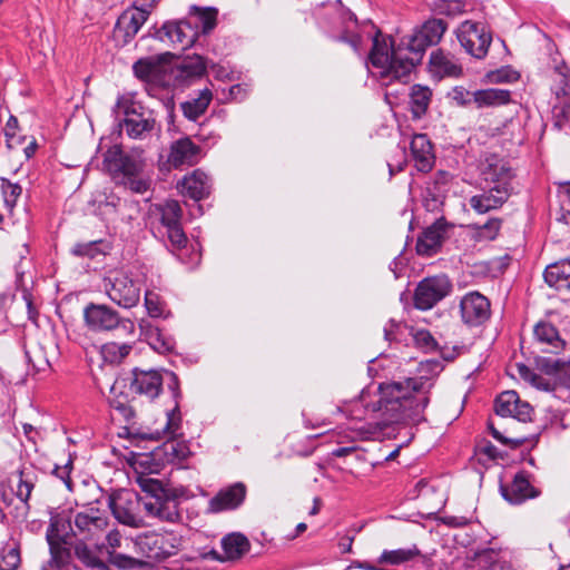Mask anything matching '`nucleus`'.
<instances>
[{
    "mask_svg": "<svg viewBox=\"0 0 570 570\" xmlns=\"http://www.w3.org/2000/svg\"><path fill=\"white\" fill-rule=\"evenodd\" d=\"M24 356L28 364L32 367L33 373L43 372L50 367V363L45 356L42 348L37 347L33 351H24Z\"/></svg>",
    "mask_w": 570,
    "mask_h": 570,
    "instance_id": "obj_53",
    "label": "nucleus"
},
{
    "mask_svg": "<svg viewBox=\"0 0 570 570\" xmlns=\"http://www.w3.org/2000/svg\"><path fill=\"white\" fill-rule=\"evenodd\" d=\"M421 556L420 549L413 544L410 548H400L395 550H383L381 556L377 558V563L400 566L410 561H413Z\"/></svg>",
    "mask_w": 570,
    "mask_h": 570,
    "instance_id": "obj_34",
    "label": "nucleus"
},
{
    "mask_svg": "<svg viewBox=\"0 0 570 570\" xmlns=\"http://www.w3.org/2000/svg\"><path fill=\"white\" fill-rule=\"evenodd\" d=\"M212 100V90L205 88L199 91L197 97L183 101L180 104V110L186 119L197 121L207 111Z\"/></svg>",
    "mask_w": 570,
    "mask_h": 570,
    "instance_id": "obj_30",
    "label": "nucleus"
},
{
    "mask_svg": "<svg viewBox=\"0 0 570 570\" xmlns=\"http://www.w3.org/2000/svg\"><path fill=\"white\" fill-rule=\"evenodd\" d=\"M448 98L458 107L469 108L474 106V91H469L463 86H455L449 91Z\"/></svg>",
    "mask_w": 570,
    "mask_h": 570,
    "instance_id": "obj_51",
    "label": "nucleus"
},
{
    "mask_svg": "<svg viewBox=\"0 0 570 570\" xmlns=\"http://www.w3.org/2000/svg\"><path fill=\"white\" fill-rule=\"evenodd\" d=\"M160 218L158 234L165 246L184 264H196L200 253L190 245L181 226L183 210L177 200H168L159 206Z\"/></svg>",
    "mask_w": 570,
    "mask_h": 570,
    "instance_id": "obj_4",
    "label": "nucleus"
},
{
    "mask_svg": "<svg viewBox=\"0 0 570 570\" xmlns=\"http://www.w3.org/2000/svg\"><path fill=\"white\" fill-rule=\"evenodd\" d=\"M411 156L415 168L421 173H429L435 164L433 145L425 134H414L410 144Z\"/></svg>",
    "mask_w": 570,
    "mask_h": 570,
    "instance_id": "obj_22",
    "label": "nucleus"
},
{
    "mask_svg": "<svg viewBox=\"0 0 570 570\" xmlns=\"http://www.w3.org/2000/svg\"><path fill=\"white\" fill-rule=\"evenodd\" d=\"M548 286L559 291H570V258L548 265L543 272Z\"/></svg>",
    "mask_w": 570,
    "mask_h": 570,
    "instance_id": "obj_29",
    "label": "nucleus"
},
{
    "mask_svg": "<svg viewBox=\"0 0 570 570\" xmlns=\"http://www.w3.org/2000/svg\"><path fill=\"white\" fill-rule=\"evenodd\" d=\"M102 164L117 183L142 174L145 167V161L139 153H125L119 145L110 147L105 153Z\"/></svg>",
    "mask_w": 570,
    "mask_h": 570,
    "instance_id": "obj_7",
    "label": "nucleus"
},
{
    "mask_svg": "<svg viewBox=\"0 0 570 570\" xmlns=\"http://www.w3.org/2000/svg\"><path fill=\"white\" fill-rule=\"evenodd\" d=\"M101 245H102V240L77 243L71 248V254L77 257L95 258L100 254H105V250L101 248Z\"/></svg>",
    "mask_w": 570,
    "mask_h": 570,
    "instance_id": "obj_50",
    "label": "nucleus"
},
{
    "mask_svg": "<svg viewBox=\"0 0 570 570\" xmlns=\"http://www.w3.org/2000/svg\"><path fill=\"white\" fill-rule=\"evenodd\" d=\"M449 224L441 217L422 230L417 237L415 249L417 255L432 257L438 254L446 237Z\"/></svg>",
    "mask_w": 570,
    "mask_h": 570,
    "instance_id": "obj_19",
    "label": "nucleus"
},
{
    "mask_svg": "<svg viewBox=\"0 0 570 570\" xmlns=\"http://www.w3.org/2000/svg\"><path fill=\"white\" fill-rule=\"evenodd\" d=\"M170 52L163 53L158 57V61H155L153 58L139 59L132 66L134 75L141 80H150L153 76L157 72L158 62L160 60H166L171 58Z\"/></svg>",
    "mask_w": 570,
    "mask_h": 570,
    "instance_id": "obj_43",
    "label": "nucleus"
},
{
    "mask_svg": "<svg viewBox=\"0 0 570 570\" xmlns=\"http://www.w3.org/2000/svg\"><path fill=\"white\" fill-rule=\"evenodd\" d=\"M21 557L18 547L4 548L0 557V570H17L20 566Z\"/></svg>",
    "mask_w": 570,
    "mask_h": 570,
    "instance_id": "obj_54",
    "label": "nucleus"
},
{
    "mask_svg": "<svg viewBox=\"0 0 570 570\" xmlns=\"http://www.w3.org/2000/svg\"><path fill=\"white\" fill-rule=\"evenodd\" d=\"M191 13L194 14L190 18L193 19V23L198 24L199 35H208L210 31L215 29L217 24V9H200L196 6H193Z\"/></svg>",
    "mask_w": 570,
    "mask_h": 570,
    "instance_id": "obj_38",
    "label": "nucleus"
},
{
    "mask_svg": "<svg viewBox=\"0 0 570 570\" xmlns=\"http://www.w3.org/2000/svg\"><path fill=\"white\" fill-rule=\"evenodd\" d=\"M150 346L158 353H167L174 350V341L170 337H165L159 330L150 334Z\"/></svg>",
    "mask_w": 570,
    "mask_h": 570,
    "instance_id": "obj_59",
    "label": "nucleus"
},
{
    "mask_svg": "<svg viewBox=\"0 0 570 570\" xmlns=\"http://www.w3.org/2000/svg\"><path fill=\"white\" fill-rule=\"evenodd\" d=\"M482 175L485 184L482 191L491 198L505 194V203L513 193L514 174L512 169L503 163L489 164Z\"/></svg>",
    "mask_w": 570,
    "mask_h": 570,
    "instance_id": "obj_13",
    "label": "nucleus"
},
{
    "mask_svg": "<svg viewBox=\"0 0 570 570\" xmlns=\"http://www.w3.org/2000/svg\"><path fill=\"white\" fill-rule=\"evenodd\" d=\"M473 100L478 109L499 107L510 102L511 92L500 88L479 89L474 91Z\"/></svg>",
    "mask_w": 570,
    "mask_h": 570,
    "instance_id": "obj_31",
    "label": "nucleus"
},
{
    "mask_svg": "<svg viewBox=\"0 0 570 570\" xmlns=\"http://www.w3.org/2000/svg\"><path fill=\"white\" fill-rule=\"evenodd\" d=\"M333 40L347 43L355 53L362 55L363 38L360 33L350 31L348 28H345L340 35L333 36Z\"/></svg>",
    "mask_w": 570,
    "mask_h": 570,
    "instance_id": "obj_55",
    "label": "nucleus"
},
{
    "mask_svg": "<svg viewBox=\"0 0 570 570\" xmlns=\"http://www.w3.org/2000/svg\"><path fill=\"white\" fill-rule=\"evenodd\" d=\"M158 453H141L138 454L132 462L136 476H150V474H158L163 468V463L156 456Z\"/></svg>",
    "mask_w": 570,
    "mask_h": 570,
    "instance_id": "obj_37",
    "label": "nucleus"
},
{
    "mask_svg": "<svg viewBox=\"0 0 570 570\" xmlns=\"http://www.w3.org/2000/svg\"><path fill=\"white\" fill-rule=\"evenodd\" d=\"M108 517H91L85 513H77L75 517L73 537L80 541H95L106 531Z\"/></svg>",
    "mask_w": 570,
    "mask_h": 570,
    "instance_id": "obj_24",
    "label": "nucleus"
},
{
    "mask_svg": "<svg viewBox=\"0 0 570 570\" xmlns=\"http://www.w3.org/2000/svg\"><path fill=\"white\" fill-rule=\"evenodd\" d=\"M470 570H497L502 569L499 560V552L493 549H485L476 553Z\"/></svg>",
    "mask_w": 570,
    "mask_h": 570,
    "instance_id": "obj_46",
    "label": "nucleus"
},
{
    "mask_svg": "<svg viewBox=\"0 0 570 570\" xmlns=\"http://www.w3.org/2000/svg\"><path fill=\"white\" fill-rule=\"evenodd\" d=\"M147 20L148 11L135 12L131 8H128L117 19L116 37H121L122 45L129 43Z\"/></svg>",
    "mask_w": 570,
    "mask_h": 570,
    "instance_id": "obj_23",
    "label": "nucleus"
},
{
    "mask_svg": "<svg viewBox=\"0 0 570 570\" xmlns=\"http://www.w3.org/2000/svg\"><path fill=\"white\" fill-rule=\"evenodd\" d=\"M504 197L505 194L500 195V197L497 198H491L481 191L480 194L473 195L469 199V204L478 214H485L490 210L500 208L504 204Z\"/></svg>",
    "mask_w": 570,
    "mask_h": 570,
    "instance_id": "obj_44",
    "label": "nucleus"
},
{
    "mask_svg": "<svg viewBox=\"0 0 570 570\" xmlns=\"http://www.w3.org/2000/svg\"><path fill=\"white\" fill-rule=\"evenodd\" d=\"M72 469H73V461H72L71 456H69V459L67 460V462L63 465L55 464L53 470H52V474H55L58 479H60L69 491H71L72 487H73L72 480L70 478V473H71Z\"/></svg>",
    "mask_w": 570,
    "mask_h": 570,
    "instance_id": "obj_60",
    "label": "nucleus"
},
{
    "mask_svg": "<svg viewBox=\"0 0 570 570\" xmlns=\"http://www.w3.org/2000/svg\"><path fill=\"white\" fill-rule=\"evenodd\" d=\"M553 83L551 90L559 97L570 96V76L561 71L559 68H554L550 75Z\"/></svg>",
    "mask_w": 570,
    "mask_h": 570,
    "instance_id": "obj_49",
    "label": "nucleus"
},
{
    "mask_svg": "<svg viewBox=\"0 0 570 570\" xmlns=\"http://www.w3.org/2000/svg\"><path fill=\"white\" fill-rule=\"evenodd\" d=\"M490 301L484 295L470 292L460 301L461 320L470 327L480 326L490 318Z\"/></svg>",
    "mask_w": 570,
    "mask_h": 570,
    "instance_id": "obj_15",
    "label": "nucleus"
},
{
    "mask_svg": "<svg viewBox=\"0 0 570 570\" xmlns=\"http://www.w3.org/2000/svg\"><path fill=\"white\" fill-rule=\"evenodd\" d=\"M104 288L115 304L124 308H131L140 302L142 283L132 273L111 271L104 278Z\"/></svg>",
    "mask_w": 570,
    "mask_h": 570,
    "instance_id": "obj_6",
    "label": "nucleus"
},
{
    "mask_svg": "<svg viewBox=\"0 0 570 570\" xmlns=\"http://www.w3.org/2000/svg\"><path fill=\"white\" fill-rule=\"evenodd\" d=\"M554 125L561 129L566 125H570V100H564L560 105H556L552 109Z\"/></svg>",
    "mask_w": 570,
    "mask_h": 570,
    "instance_id": "obj_57",
    "label": "nucleus"
},
{
    "mask_svg": "<svg viewBox=\"0 0 570 570\" xmlns=\"http://www.w3.org/2000/svg\"><path fill=\"white\" fill-rule=\"evenodd\" d=\"M247 487L243 482H235L220 489L208 502V511L219 513L238 509L245 501Z\"/></svg>",
    "mask_w": 570,
    "mask_h": 570,
    "instance_id": "obj_20",
    "label": "nucleus"
},
{
    "mask_svg": "<svg viewBox=\"0 0 570 570\" xmlns=\"http://www.w3.org/2000/svg\"><path fill=\"white\" fill-rule=\"evenodd\" d=\"M432 92L428 87L414 85L410 94V109L414 119H420L425 115Z\"/></svg>",
    "mask_w": 570,
    "mask_h": 570,
    "instance_id": "obj_35",
    "label": "nucleus"
},
{
    "mask_svg": "<svg viewBox=\"0 0 570 570\" xmlns=\"http://www.w3.org/2000/svg\"><path fill=\"white\" fill-rule=\"evenodd\" d=\"M136 194H144L149 189V180L142 177V174L129 177L120 183Z\"/></svg>",
    "mask_w": 570,
    "mask_h": 570,
    "instance_id": "obj_62",
    "label": "nucleus"
},
{
    "mask_svg": "<svg viewBox=\"0 0 570 570\" xmlns=\"http://www.w3.org/2000/svg\"><path fill=\"white\" fill-rule=\"evenodd\" d=\"M136 482L141 491L146 493L147 500L160 499L174 489L165 487L161 481L146 475L136 476Z\"/></svg>",
    "mask_w": 570,
    "mask_h": 570,
    "instance_id": "obj_42",
    "label": "nucleus"
},
{
    "mask_svg": "<svg viewBox=\"0 0 570 570\" xmlns=\"http://www.w3.org/2000/svg\"><path fill=\"white\" fill-rule=\"evenodd\" d=\"M222 548L226 560H237L249 550L250 543L244 534L235 532L222 539Z\"/></svg>",
    "mask_w": 570,
    "mask_h": 570,
    "instance_id": "obj_32",
    "label": "nucleus"
},
{
    "mask_svg": "<svg viewBox=\"0 0 570 570\" xmlns=\"http://www.w3.org/2000/svg\"><path fill=\"white\" fill-rule=\"evenodd\" d=\"M530 478L531 474L522 470L514 474L511 483H501L499 490L502 498L511 504H522L538 498L541 490L532 485Z\"/></svg>",
    "mask_w": 570,
    "mask_h": 570,
    "instance_id": "obj_16",
    "label": "nucleus"
},
{
    "mask_svg": "<svg viewBox=\"0 0 570 570\" xmlns=\"http://www.w3.org/2000/svg\"><path fill=\"white\" fill-rule=\"evenodd\" d=\"M76 557L88 568H90L99 558L82 541L75 547Z\"/></svg>",
    "mask_w": 570,
    "mask_h": 570,
    "instance_id": "obj_64",
    "label": "nucleus"
},
{
    "mask_svg": "<svg viewBox=\"0 0 570 570\" xmlns=\"http://www.w3.org/2000/svg\"><path fill=\"white\" fill-rule=\"evenodd\" d=\"M105 502L120 523L132 528H139L144 524L139 514L140 502L136 495L130 493L108 495L105 498Z\"/></svg>",
    "mask_w": 570,
    "mask_h": 570,
    "instance_id": "obj_14",
    "label": "nucleus"
},
{
    "mask_svg": "<svg viewBox=\"0 0 570 570\" xmlns=\"http://www.w3.org/2000/svg\"><path fill=\"white\" fill-rule=\"evenodd\" d=\"M184 489H173L165 497L146 500L142 504L149 515L157 517L163 521L176 522L180 519L178 500L184 497Z\"/></svg>",
    "mask_w": 570,
    "mask_h": 570,
    "instance_id": "obj_18",
    "label": "nucleus"
},
{
    "mask_svg": "<svg viewBox=\"0 0 570 570\" xmlns=\"http://www.w3.org/2000/svg\"><path fill=\"white\" fill-rule=\"evenodd\" d=\"M537 365L546 374L556 375L558 377L561 371L560 368L563 365V361L559 358L553 360L548 357H539L537 360Z\"/></svg>",
    "mask_w": 570,
    "mask_h": 570,
    "instance_id": "obj_63",
    "label": "nucleus"
},
{
    "mask_svg": "<svg viewBox=\"0 0 570 570\" xmlns=\"http://www.w3.org/2000/svg\"><path fill=\"white\" fill-rule=\"evenodd\" d=\"M448 29L443 19H429L419 29L405 38V46L410 61L405 62L404 70H413L422 61L426 48L438 45Z\"/></svg>",
    "mask_w": 570,
    "mask_h": 570,
    "instance_id": "obj_5",
    "label": "nucleus"
},
{
    "mask_svg": "<svg viewBox=\"0 0 570 570\" xmlns=\"http://www.w3.org/2000/svg\"><path fill=\"white\" fill-rule=\"evenodd\" d=\"M450 278L442 274L425 277L419 282L413 295V303L417 309L428 311L435 306L452 292Z\"/></svg>",
    "mask_w": 570,
    "mask_h": 570,
    "instance_id": "obj_10",
    "label": "nucleus"
},
{
    "mask_svg": "<svg viewBox=\"0 0 570 570\" xmlns=\"http://www.w3.org/2000/svg\"><path fill=\"white\" fill-rule=\"evenodd\" d=\"M432 387L431 380L424 376L381 383L377 400L368 401L370 392L363 390L360 400L353 402L350 416L362 420L371 412L380 413L385 424L425 421L423 412L430 403Z\"/></svg>",
    "mask_w": 570,
    "mask_h": 570,
    "instance_id": "obj_1",
    "label": "nucleus"
},
{
    "mask_svg": "<svg viewBox=\"0 0 570 570\" xmlns=\"http://www.w3.org/2000/svg\"><path fill=\"white\" fill-rule=\"evenodd\" d=\"M145 306L151 317H160L164 313V304L153 291L145 292Z\"/></svg>",
    "mask_w": 570,
    "mask_h": 570,
    "instance_id": "obj_58",
    "label": "nucleus"
},
{
    "mask_svg": "<svg viewBox=\"0 0 570 570\" xmlns=\"http://www.w3.org/2000/svg\"><path fill=\"white\" fill-rule=\"evenodd\" d=\"M488 429L491 435L501 444L509 446L510 449H518L522 446L527 441L528 438H505L494 425L492 422L488 423Z\"/></svg>",
    "mask_w": 570,
    "mask_h": 570,
    "instance_id": "obj_56",
    "label": "nucleus"
},
{
    "mask_svg": "<svg viewBox=\"0 0 570 570\" xmlns=\"http://www.w3.org/2000/svg\"><path fill=\"white\" fill-rule=\"evenodd\" d=\"M119 125L125 127L130 138L144 139L155 129L156 120L151 116H148L146 119H139V121L132 118H124Z\"/></svg>",
    "mask_w": 570,
    "mask_h": 570,
    "instance_id": "obj_39",
    "label": "nucleus"
},
{
    "mask_svg": "<svg viewBox=\"0 0 570 570\" xmlns=\"http://www.w3.org/2000/svg\"><path fill=\"white\" fill-rule=\"evenodd\" d=\"M83 322L86 327L94 333L110 332L125 323L131 322L121 318L119 313L106 304L89 303L83 308Z\"/></svg>",
    "mask_w": 570,
    "mask_h": 570,
    "instance_id": "obj_12",
    "label": "nucleus"
},
{
    "mask_svg": "<svg viewBox=\"0 0 570 570\" xmlns=\"http://www.w3.org/2000/svg\"><path fill=\"white\" fill-rule=\"evenodd\" d=\"M129 394L125 389H119L116 394H111L112 396L109 400L110 407L127 423L131 422L135 417V410Z\"/></svg>",
    "mask_w": 570,
    "mask_h": 570,
    "instance_id": "obj_40",
    "label": "nucleus"
},
{
    "mask_svg": "<svg viewBox=\"0 0 570 570\" xmlns=\"http://www.w3.org/2000/svg\"><path fill=\"white\" fill-rule=\"evenodd\" d=\"M413 340L420 348L425 352L434 351L436 347V342L432 334L426 330H419L413 334Z\"/></svg>",
    "mask_w": 570,
    "mask_h": 570,
    "instance_id": "obj_61",
    "label": "nucleus"
},
{
    "mask_svg": "<svg viewBox=\"0 0 570 570\" xmlns=\"http://www.w3.org/2000/svg\"><path fill=\"white\" fill-rule=\"evenodd\" d=\"M46 540L50 552L49 563L58 569L67 566L71 560V550L69 547L71 539L59 540V538H46Z\"/></svg>",
    "mask_w": 570,
    "mask_h": 570,
    "instance_id": "obj_33",
    "label": "nucleus"
},
{
    "mask_svg": "<svg viewBox=\"0 0 570 570\" xmlns=\"http://www.w3.org/2000/svg\"><path fill=\"white\" fill-rule=\"evenodd\" d=\"M73 532L69 517L63 513H51L46 538L71 539Z\"/></svg>",
    "mask_w": 570,
    "mask_h": 570,
    "instance_id": "obj_36",
    "label": "nucleus"
},
{
    "mask_svg": "<svg viewBox=\"0 0 570 570\" xmlns=\"http://www.w3.org/2000/svg\"><path fill=\"white\" fill-rule=\"evenodd\" d=\"M138 546L148 559L163 560L180 551L181 537L175 532H153L140 538Z\"/></svg>",
    "mask_w": 570,
    "mask_h": 570,
    "instance_id": "obj_11",
    "label": "nucleus"
},
{
    "mask_svg": "<svg viewBox=\"0 0 570 570\" xmlns=\"http://www.w3.org/2000/svg\"><path fill=\"white\" fill-rule=\"evenodd\" d=\"M430 71L440 77L458 78L462 76L463 69L458 60L451 55L444 52L442 49L433 51L430 56Z\"/></svg>",
    "mask_w": 570,
    "mask_h": 570,
    "instance_id": "obj_28",
    "label": "nucleus"
},
{
    "mask_svg": "<svg viewBox=\"0 0 570 570\" xmlns=\"http://www.w3.org/2000/svg\"><path fill=\"white\" fill-rule=\"evenodd\" d=\"M164 384L167 385V389L171 393L174 407L166 414V423L163 429V434L166 438L171 439L180 429L181 423L179 409L181 391L179 379L176 373L171 371L141 370L135 367L128 376L115 381L110 389V393L116 394L119 389H128V392L132 395L145 396L149 401H154L160 394Z\"/></svg>",
    "mask_w": 570,
    "mask_h": 570,
    "instance_id": "obj_2",
    "label": "nucleus"
},
{
    "mask_svg": "<svg viewBox=\"0 0 570 570\" xmlns=\"http://www.w3.org/2000/svg\"><path fill=\"white\" fill-rule=\"evenodd\" d=\"M131 351L129 344L107 343L102 346L101 353L105 361L109 363L121 362Z\"/></svg>",
    "mask_w": 570,
    "mask_h": 570,
    "instance_id": "obj_47",
    "label": "nucleus"
},
{
    "mask_svg": "<svg viewBox=\"0 0 570 570\" xmlns=\"http://www.w3.org/2000/svg\"><path fill=\"white\" fill-rule=\"evenodd\" d=\"M115 112H122L125 118H132L136 121L148 117L145 115L144 107L140 102H137L132 98L126 96H121L117 99Z\"/></svg>",
    "mask_w": 570,
    "mask_h": 570,
    "instance_id": "obj_45",
    "label": "nucleus"
},
{
    "mask_svg": "<svg viewBox=\"0 0 570 570\" xmlns=\"http://www.w3.org/2000/svg\"><path fill=\"white\" fill-rule=\"evenodd\" d=\"M406 331L407 326L404 323L390 318L383 328L384 340L389 343L402 342Z\"/></svg>",
    "mask_w": 570,
    "mask_h": 570,
    "instance_id": "obj_52",
    "label": "nucleus"
},
{
    "mask_svg": "<svg viewBox=\"0 0 570 570\" xmlns=\"http://www.w3.org/2000/svg\"><path fill=\"white\" fill-rule=\"evenodd\" d=\"M178 188L184 196H187L196 202H199L210 194V184L208 176L199 170H194L190 175L185 176L178 183Z\"/></svg>",
    "mask_w": 570,
    "mask_h": 570,
    "instance_id": "obj_26",
    "label": "nucleus"
},
{
    "mask_svg": "<svg viewBox=\"0 0 570 570\" xmlns=\"http://www.w3.org/2000/svg\"><path fill=\"white\" fill-rule=\"evenodd\" d=\"M200 159V147L189 137H183L171 142L167 163L174 168L194 166Z\"/></svg>",
    "mask_w": 570,
    "mask_h": 570,
    "instance_id": "obj_21",
    "label": "nucleus"
},
{
    "mask_svg": "<svg viewBox=\"0 0 570 570\" xmlns=\"http://www.w3.org/2000/svg\"><path fill=\"white\" fill-rule=\"evenodd\" d=\"M0 190L4 207L12 214L22 195V186L19 183L11 181L9 178L0 177Z\"/></svg>",
    "mask_w": 570,
    "mask_h": 570,
    "instance_id": "obj_41",
    "label": "nucleus"
},
{
    "mask_svg": "<svg viewBox=\"0 0 570 570\" xmlns=\"http://www.w3.org/2000/svg\"><path fill=\"white\" fill-rule=\"evenodd\" d=\"M456 37L465 52L475 59H483L492 42V33L485 23L472 20L459 26Z\"/></svg>",
    "mask_w": 570,
    "mask_h": 570,
    "instance_id": "obj_8",
    "label": "nucleus"
},
{
    "mask_svg": "<svg viewBox=\"0 0 570 570\" xmlns=\"http://www.w3.org/2000/svg\"><path fill=\"white\" fill-rule=\"evenodd\" d=\"M35 488V473L31 469L23 468L19 473V483L17 488V497L27 502Z\"/></svg>",
    "mask_w": 570,
    "mask_h": 570,
    "instance_id": "obj_48",
    "label": "nucleus"
},
{
    "mask_svg": "<svg viewBox=\"0 0 570 570\" xmlns=\"http://www.w3.org/2000/svg\"><path fill=\"white\" fill-rule=\"evenodd\" d=\"M149 35L155 39L177 46L185 50L190 48L199 37L198 24L191 18L166 21L161 28Z\"/></svg>",
    "mask_w": 570,
    "mask_h": 570,
    "instance_id": "obj_9",
    "label": "nucleus"
},
{
    "mask_svg": "<svg viewBox=\"0 0 570 570\" xmlns=\"http://www.w3.org/2000/svg\"><path fill=\"white\" fill-rule=\"evenodd\" d=\"M206 72L205 59L199 55L186 57L176 69L175 82L177 86H189Z\"/></svg>",
    "mask_w": 570,
    "mask_h": 570,
    "instance_id": "obj_27",
    "label": "nucleus"
},
{
    "mask_svg": "<svg viewBox=\"0 0 570 570\" xmlns=\"http://www.w3.org/2000/svg\"><path fill=\"white\" fill-rule=\"evenodd\" d=\"M533 335L544 353L559 354L566 347V341L561 338L558 328L550 322H538L533 328Z\"/></svg>",
    "mask_w": 570,
    "mask_h": 570,
    "instance_id": "obj_25",
    "label": "nucleus"
},
{
    "mask_svg": "<svg viewBox=\"0 0 570 570\" xmlns=\"http://www.w3.org/2000/svg\"><path fill=\"white\" fill-rule=\"evenodd\" d=\"M368 24L374 33L371 36L372 49L368 55V60L374 68L380 69L381 78H391V80H399L406 82L413 70H404L405 62L410 61L409 52L405 46V38L395 45L391 40L389 45L382 32L372 21L364 22L365 27Z\"/></svg>",
    "mask_w": 570,
    "mask_h": 570,
    "instance_id": "obj_3",
    "label": "nucleus"
},
{
    "mask_svg": "<svg viewBox=\"0 0 570 570\" xmlns=\"http://www.w3.org/2000/svg\"><path fill=\"white\" fill-rule=\"evenodd\" d=\"M494 411L502 417H514L520 422L532 421L533 407L521 401L515 391H504L494 401Z\"/></svg>",
    "mask_w": 570,
    "mask_h": 570,
    "instance_id": "obj_17",
    "label": "nucleus"
}]
</instances>
